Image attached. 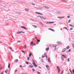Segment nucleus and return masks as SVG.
I'll list each match as a JSON object with an SVG mask.
<instances>
[{"label":"nucleus","mask_w":74,"mask_h":74,"mask_svg":"<svg viewBox=\"0 0 74 74\" xmlns=\"http://www.w3.org/2000/svg\"><path fill=\"white\" fill-rule=\"evenodd\" d=\"M25 63L27 64H29V63L27 62H26Z\"/></svg>","instance_id":"45"},{"label":"nucleus","mask_w":74,"mask_h":74,"mask_svg":"<svg viewBox=\"0 0 74 74\" xmlns=\"http://www.w3.org/2000/svg\"><path fill=\"white\" fill-rule=\"evenodd\" d=\"M21 28H23V29H25V30H28V29L26 28V27H25L24 26H21Z\"/></svg>","instance_id":"1"},{"label":"nucleus","mask_w":74,"mask_h":74,"mask_svg":"<svg viewBox=\"0 0 74 74\" xmlns=\"http://www.w3.org/2000/svg\"><path fill=\"white\" fill-rule=\"evenodd\" d=\"M42 26H45V27H47V25L44 24H43V25Z\"/></svg>","instance_id":"28"},{"label":"nucleus","mask_w":74,"mask_h":74,"mask_svg":"<svg viewBox=\"0 0 74 74\" xmlns=\"http://www.w3.org/2000/svg\"><path fill=\"white\" fill-rule=\"evenodd\" d=\"M58 18H59V19H62L63 18H65V16H63V17H60L58 16L57 17Z\"/></svg>","instance_id":"2"},{"label":"nucleus","mask_w":74,"mask_h":74,"mask_svg":"<svg viewBox=\"0 0 74 74\" xmlns=\"http://www.w3.org/2000/svg\"><path fill=\"white\" fill-rule=\"evenodd\" d=\"M37 73L38 74H40V72H37Z\"/></svg>","instance_id":"51"},{"label":"nucleus","mask_w":74,"mask_h":74,"mask_svg":"<svg viewBox=\"0 0 74 74\" xmlns=\"http://www.w3.org/2000/svg\"><path fill=\"white\" fill-rule=\"evenodd\" d=\"M42 18L43 19H44V20H46V18H44L43 16H41V17L40 18Z\"/></svg>","instance_id":"12"},{"label":"nucleus","mask_w":74,"mask_h":74,"mask_svg":"<svg viewBox=\"0 0 74 74\" xmlns=\"http://www.w3.org/2000/svg\"><path fill=\"white\" fill-rule=\"evenodd\" d=\"M5 25H7V26H8V25H10V24L7 23H5Z\"/></svg>","instance_id":"26"},{"label":"nucleus","mask_w":74,"mask_h":74,"mask_svg":"<svg viewBox=\"0 0 74 74\" xmlns=\"http://www.w3.org/2000/svg\"><path fill=\"white\" fill-rule=\"evenodd\" d=\"M63 29H66V30H67V31H69V30H68V29H67V27H64Z\"/></svg>","instance_id":"14"},{"label":"nucleus","mask_w":74,"mask_h":74,"mask_svg":"<svg viewBox=\"0 0 74 74\" xmlns=\"http://www.w3.org/2000/svg\"><path fill=\"white\" fill-rule=\"evenodd\" d=\"M32 71H33V72H34V71H35V69H32Z\"/></svg>","instance_id":"32"},{"label":"nucleus","mask_w":74,"mask_h":74,"mask_svg":"<svg viewBox=\"0 0 74 74\" xmlns=\"http://www.w3.org/2000/svg\"><path fill=\"white\" fill-rule=\"evenodd\" d=\"M69 70L71 74H72V71H71V70H70V69H69Z\"/></svg>","instance_id":"31"},{"label":"nucleus","mask_w":74,"mask_h":74,"mask_svg":"<svg viewBox=\"0 0 74 74\" xmlns=\"http://www.w3.org/2000/svg\"><path fill=\"white\" fill-rule=\"evenodd\" d=\"M25 33V32H23V31H21L20 32V33Z\"/></svg>","instance_id":"23"},{"label":"nucleus","mask_w":74,"mask_h":74,"mask_svg":"<svg viewBox=\"0 0 74 74\" xmlns=\"http://www.w3.org/2000/svg\"><path fill=\"white\" fill-rule=\"evenodd\" d=\"M61 58L62 60H64V58H62V57H61Z\"/></svg>","instance_id":"53"},{"label":"nucleus","mask_w":74,"mask_h":74,"mask_svg":"<svg viewBox=\"0 0 74 74\" xmlns=\"http://www.w3.org/2000/svg\"><path fill=\"white\" fill-rule=\"evenodd\" d=\"M21 52H22L23 53H25V52L23 51V50H22Z\"/></svg>","instance_id":"41"},{"label":"nucleus","mask_w":74,"mask_h":74,"mask_svg":"<svg viewBox=\"0 0 74 74\" xmlns=\"http://www.w3.org/2000/svg\"><path fill=\"white\" fill-rule=\"evenodd\" d=\"M33 63V64L34 66H35V64H36V63Z\"/></svg>","instance_id":"58"},{"label":"nucleus","mask_w":74,"mask_h":74,"mask_svg":"<svg viewBox=\"0 0 74 74\" xmlns=\"http://www.w3.org/2000/svg\"><path fill=\"white\" fill-rule=\"evenodd\" d=\"M21 42V41H18L17 42V43H18V42Z\"/></svg>","instance_id":"48"},{"label":"nucleus","mask_w":74,"mask_h":74,"mask_svg":"<svg viewBox=\"0 0 74 74\" xmlns=\"http://www.w3.org/2000/svg\"><path fill=\"white\" fill-rule=\"evenodd\" d=\"M56 12L57 14H60V13L62 14V13H61L60 11H56Z\"/></svg>","instance_id":"18"},{"label":"nucleus","mask_w":74,"mask_h":74,"mask_svg":"<svg viewBox=\"0 0 74 74\" xmlns=\"http://www.w3.org/2000/svg\"><path fill=\"white\" fill-rule=\"evenodd\" d=\"M8 70L7 69V70H6L5 71V73H7V72H8Z\"/></svg>","instance_id":"21"},{"label":"nucleus","mask_w":74,"mask_h":74,"mask_svg":"<svg viewBox=\"0 0 74 74\" xmlns=\"http://www.w3.org/2000/svg\"><path fill=\"white\" fill-rule=\"evenodd\" d=\"M26 45L24 46V49H26Z\"/></svg>","instance_id":"36"},{"label":"nucleus","mask_w":74,"mask_h":74,"mask_svg":"<svg viewBox=\"0 0 74 74\" xmlns=\"http://www.w3.org/2000/svg\"><path fill=\"white\" fill-rule=\"evenodd\" d=\"M53 47H54V48H56V45H54L53 46Z\"/></svg>","instance_id":"38"},{"label":"nucleus","mask_w":74,"mask_h":74,"mask_svg":"<svg viewBox=\"0 0 74 74\" xmlns=\"http://www.w3.org/2000/svg\"><path fill=\"white\" fill-rule=\"evenodd\" d=\"M31 56H32V53H30L29 55V57H31Z\"/></svg>","instance_id":"24"},{"label":"nucleus","mask_w":74,"mask_h":74,"mask_svg":"<svg viewBox=\"0 0 74 74\" xmlns=\"http://www.w3.org/2000/svg\"><path fill=\"white\" fill-rule=\"evenodd\" d=\"M66 48H64V49H63L62 52H64V51H66Z\"/></svg>","instance_id":"10"},{"label":"nucleus","mask_w":74,"mask_h":74,"mask_svg":"<svg viewBox=\"0 0 74 74\" xmlns=\"http://www.w3.org/2000/svg\"><path fill=\"white\" fill-rule=\"evenodd\" d=\"M41 62L42 63H44V62L42 60L41 61Z\"/></svg>","instance_id":"61"},{"label":"nucleus","mask_w":74,"mask_h":74,"mask_svg":"<svg viewBox=\"0 0 74 74\" xmlns=\"http://www.w3.org/2000/svg\"><path fill=\"white\" fill-rule=\"evenodd\" d=\"M69 26H71V27H73V25H71V24H69Z\"/></svg>","instance_id":"40"},{"label":"nucleus","mask_w":74,"mask_h":74,"mask_svg":"<svg viewBox=\"0 0 74 74\" xmlns=\"http://www.w3.org/2000/svg\"><path fill=\"white\" fill-rule=\"evenodd\" d=\"M39 9H40V10H42L43 9V8L42 7H39Z\"/></svg>","instance_id":"15"},{"label":"nucleus","mask_w":74,"mask_h":74,"mask_svg":"<svg viewBox=\"0 0 74 74\" xmlns=\"http://www.w3.org/2000/svg\"><path fill=\"white\" fill-rule=\"evenodd\" d=\"M46 23H47V24H49L50 23H49V22H47Z\"/></svg>","instance_id":"64"},{"label":"nucleus","mask_w":74,"mask_h":74,"mask_svg":"<svg viewBox=\"0 0 74 74\" xmlns=\"http://www.w3.org/2000/svg\"><path fill=\"white\" fill-rule=\"evenodd\" d=\"M14 61L15 62L17 63V62H18V59L15 60H14Z\"/></svg>","instance_id":"13"},{"label":"nucleus","mask_w":74,"mask_h":74,"mask_svg":"<svg viewBox=\"0 0 74 74\" xmlns=\"http://www.w3.org/2000/svg\"><path fill=\"white\" fill-rule=\"evenodd\" d=\"M58 71V73L59 74V73H60V71Z\"/></svg>","instance_id":"60"},{"label":"nucleus","mask_w":74,"mask_h":74,"mask_svg":"<svg viewBox=\"0 0 74 74\" xmlns=\"http://www.w3.org/2000/svg\"><path fill=\"white\" fill-rule=\"evenodd\" d=\"M70 47L69 46H68L66 48V49H69V48Z\"/></svg>","instance_id":"43"},{"label":"nucleus","mask_w":74,"mask_h":74,"mask_svg":"<svg viewBox=\"0 0 74 74\" xmlns=\"http://www.w3.org/2000/svg\"><path fill=\"white\" fill-rule=\"evenodd\" d=\"M32 61L34 62V63H35V62L33 60H32Z\"/></svg>","instance_id":"62"},{"label":"nucleus","mask_w":74,"mask_h":74,"mask_svg":"<svg viewBox=\"0 0 74 74\" xmlns=\"http://www.w3.org/2000/svg\"><path fill=\"white\" fill-rule=\"evenodd\" d=\"M19 67L20 68L22 67V66L21 65H20V66H19Z\"/></svg>","instance_id":"33"},{"label":"nucleus","mask_w":74,"mask_h":74,"mask_svg":"<svg viewBox=\"0 0 74 74\" xmlns=\"http://www.w3.org/2000/svg\"><path fill=\"white\" fill-rule=\"evenodd\" d=\"M56 67L57 68L58 70V71H60V68H59V66H57Z\"/></svg>","instance_id":"7"},{"label":"nucleus","mask_w":74,"mask_h":74,"mask_svg":"<svg viewBox=\"0 0 74 74\" xmlns=\"http://www.w3.org/2000/svg\"><path fill=\"white\" fill-rule=\"evenodd\" d=\"M30 20H31V21H35L34 19L32 18L30 19Z\"/></svg>","instance_id":"19"},{"label":"nucleus","mask_w":74,"mask_h":74,"mask_svg":"<svg viewBox=\"0 0 74 74\" xmlns=\"http://www.w3.org/2000/svg\"><path fill=\"white\" fill-rule=\"evenodd\" d=\"M46 67L47 68H49V66L48 65H47L46 66Z\"/></svg>","instance_id":"27"},{"label":"nucleus","mask_w":74,"mask_h":74,"mask_svg":"<svg viewBox=\"0 0 74 74\" xmlns=\"http://www.w3.org/2000/svg\"><path fill=\"white\" fill-rule=\"evenodd\" d=\"M45 57H46V58H48V56L46 55V56H45Z\"/></svg>","instance_id":"52"},{"label":"nucleus","mask_w":74,"mask_h":74,"mask_svg":"<svg viewBox=\"0 0 74 74\" xmlns=\"http://www.w3.org/2000/svg\"><path fill=\"white\" fill-rule=\"evenodd\" d=\"M63 71H64V70H63L62 71V72L61 74H63Z\"/></svg>","instance_id":"47"},{"label":"nucleus","mask_w":74,"mask_h":74,"mask_svg":"<svg viewBox=\"0 0 74 74\" xmlns=\"http://www.w3.org/2000/svg\"><path fill=\"white\" fill-rule=\"evenodd\" d=\"M37 17H40V18H41V16H37Z\"/></svg>","instance_id":"54"},{"label":"nucleus","mask_w":74,"mask_h":74,"mask_svg":"<svg viewBox=\"0 0 74 74\" xmlns=\"http://www.w3.org/2000/svg\"><path fill=\"white\" fill-rule=\"evenodd\" d=\"M39 24H40V25H42V26L44 24H43V23H42L40 22V23H39Z\"/></svg>","instance_id":"22"},{"label":"nucleus","mask_w":74,"mask_h":74,"mask_svg":"<svg viewBox=\"0 0 74 74\" xmlns=\"http://www.w3.org/2000/svg\"><path fill=\"white\" fill-rule=\"evenodd\" d=\"M50 23H53L54 22H49Z\"/></svg>","instance_id":"44"},{"label":"nucleus","mask_w":74,"mask_h":74,"mask_svg":"<svg viewBox=\"0 0 74 74\" xmlns=\"http://www.w3.org/2000/svg\"><path fill=\"white\" fill-rule=\"evenodd\" d=\"M29 67H30V68H33V66H32L31 65H29Z\"/></svg>","instance_id":"20"},{"label":"nucleus","mask_w":74,"mask_h":74,"mask_svg":"<svg viewBox=\"0 0 74 74\" xmlns=\"http://www.w3.org/2000/svg\"><path fill=\"white\" fill-rule=\"evenodd\" d=\"M8 68L10 69V64H9L8 65Z\"/></svg>","instance_id":"25"},{"label":"nucleus","mask_w":74,"mask_h":74,"mask_svg":"<svg viewBox=\"0 0 74 74\" xmlns=\"http://www.w3.org/2000/svg\"><path fill=\"white\" fill-rule=\"evenodd\" d=\"M72 71H73V74H74V69Z\"/></svg>","instance_id":"46"},{"label":"nucleus","mask_w":74,"mask_h":74,"mask_svg":"<svg viewBox=\"0 0 74 74\" xmlns=\"http://www.w3.org/2000/svg\"><path fill=\"white\" fill-rule=\"evenodd\" d=\"M32 25L33 26V27H34V28H37V26L36 25Z\"/></svg>","instance_id":"6"},{"label":"nucleus","mask_w":74,"mask_h":74,"mask_svg":"<svg viewBox=\"0 0 74 74\" xmlns=\"http://www.w3.org/2000/svg\"><path fill=\"white\" fill-rule=\"evenodd\" d=\"M67 60H68V62H70V58H68V59H67Z\"/></svg>","instance_id":"30"},{"label":"nucleus","mask_w":74,"mask_h":74,"mask_svg":"<svg viewBox=\"0 0 74 74\" xmlns=\"http://www.w3.org/2000/svg\"><path fill=\"white\" fill-rule=\"evenodd\" d=\"M35 38H36L37 40V42H40V39H37V38H36V37H35Z\"/></svg>","instance_id":"4"},{"label":"nucleus","mask_w":74,"mask_h":74,"mask_svg":"<svg viewBox=\"0 0 74 74\" xmlns=\"http://www.w3.org/2000/svg\"><path fill=\"white\" fill-rule=\"evenodd\" d=\"M32 5H36L35 4H34V3H32Z\"/></svg>","instance_id":"49"},{"label":"nucleus","mask_w":74,"mask_h":74,"mask_svg":"<svg viewBox=\"0 0 74 74\" xmlns=\"http://www.w3.org/2000/svg\"><path fill=\"white\" fill-rule=\"evenodd\" d=\"M25 10L27 12H28L29 11V9H25Z\"/></svg>","instance_id":"17"},{"label":"nucleus","mask_w":74,"mask_h":74,"mask_svg":"<svg viewBox=\"0 0 74 74\" xmlns=\"http://www.w3.org/2000/svg\"><path fill=\"white\" fill-rule=\"evenodd\" d=\"M18 71V70H15V73H16V71Z\"/></svg>","instance_id":"63"},{"label":"nucleus","mask_w":74,"mask_h":74,"mask_svg":"<svg viewBox=\"0 0 74 74\" xmlns=\"http://www.w3.org/2000/svg\"><path fill=\"white\" fill-rule=\"evenodd\" d=\"M1 74H4V72H3L1 73Z\"/></svg>","instance_id":"57"},{"label":"nucleus","mask_w":74,"mask_h":74,"mask_svg":"<svg viewBox=\"0 0 74 74\" xmlns=\"http://www.w3.org/2000/svg\"><path fill=\"white\" fill-rule=\"evenodd\" d=\"M67 18H70V16H67Z\"/></svg>","instance_id":"56"},{"label":"nucleus","mask_w":74,"mask_h":74,"mask_svg":"<svg viewBox=\"0 0 74 74\" xmlns=\"http://www.w3.org/2000/svg\"><path fill=\"white\" fill-rule=\"evenodd\" d=\"M34 66H35V67H38V66L37 65H36V64H35V65H34Z\"/></svg>","instance_id":"50"},{"label":"nucleus","mask_w":74,"mask_h":74,"mask_svg":"<svg viewBox=\"0 0 74 74\" xmlns=\"http://www.w3.org/2000/svg\"><path fill=\"white\" fill-rule=\"evenodd\" d=\"M49 30H51V31H52L53 32H54L55 30L52 29V28H49Z\"/></svg>","instance_id":"5"},{"label":"nucleus","mask_w":74,"mask_h":74,"mask_svg":"<svg viewBox=\"0 0 74 74\" xmlns=\"http://www.w3.org/2000/svg\"><path fill=\"white\" fill-rule=\"evenodd\" d=\"M48 62H50V59H49V58L48 59Z\"/></svg>","instance_id":"35"},{"label":"nucleus","mask_w":74,"mask_h":74,"mask_svg":"<svg viewBox=\"0 0 74 74\" xmlns=\"http://www.w3.org/2000/svg\"><path fill=\"white\" fill-rule=\"evenodd\" d=\"M71 22V20H69L68 21L69 23H70V22Z\"/></svg>","instance_id":"42"},{"label":"nucleus","mask_w":74,"mask_h":74,"mask_svg":"<svg viewBox=\"0 0 74 74\" xmlns=\"http://www.w3.org/2000/svg\"><path fill=\"white\" fill-rule=\"evenodd\" d=\"M31 45H33V42H32L31 43H30Z\"/></svg>","instance_id":"39"},{"label":"nucleus","mask_w":74,"mask_h":74,"mask_svg":"<svg viewBox=\"0 0 74 74\" xmlns=\"http://www.w3.org/2000/svg\"><path fill=\"white\" fill-rule=\"evenodd\" d=\"M49 48H46V51H48V50H49Z\"/></svg>","instance_id":"29"},{"label":"nucleus","mask_w":74,"mask_h":74,"mask_svg":"<svg viewBox=\"0 0 74 74\" xmlns=\"http://www.w3.org/2000/svg\"><path fill=\"white\" fill-rule=\"evenodd\" d=\"M62 56H63V57L64 58H66V57L64 55H62Z\"/></svg>","instance_id":"11"},{"label":"nucleus","mask_w":74,"mask_h":74,"mask_svg":"<svg viewBox=\"0 0 74 74\" xmlns=\"http://www.w3.org/2000/svg\"><path fill=\"white\" fill-rule=\"evenodd\" d=\"M71 51V49H69V51H67V52H66V53H69V52H70V51Z\"/></svg>","instance_id":"16"},{"label":"nucleus","mask_w":74,"mask_h":74,"mask_svg":"<svg viewBox=\"0 0 74 74\" xmlns=\"http://www.w3.org/2000/svg\"><path fill=\"white\" fill-rule=\"evenodd\" d=\"M58 44H59V45H61V44H62V43L60 42H58Z\"/></svg>","instance_id":"9"},{"label":"nucleus","mask_w":74,"mask_h":74,"mask_svg":"<svg viewBox=\"0 0 74 74\" xmlns=\"http://www.w3.org/2000/svg\"><path fill=\"white\" fill-rule=\"evenodd\" d=\"M73 28H70V30H73Z\"/></svg>","instance_id":"34"},{"label":"nucleus","mask_w":74,"mask_h":74,"mask_svg":"<svg viewBox=\"0 0 74 74\" xmlns=\"http://www.w3.org/2000/svg\"><path fill=\"white\" fill-rule=\"evenodd\" d=\"M27 60H30V58H29V57H27Z\"/></svg>","instance_id":"37"},{"label":"nucleus","mask_w":74,"mask_h":74,"mask_svg":"<svg viewBox=\"0 0 74 74\" xmlns=\"http://www.w3.org/2000/svg\"><path fill=\"white\" fill-rule=\"evenodd\" d=\"M43 7H45V8H46L47 9H49V7L46 6H43Z\"/></svg>","instance_id":"8"},{"label":"nucleus","mask_w":74,"mask_h":74,"mask_svg":"<svg viewBox=\"0 0 74 74\" xmlns=\"http://www.w3.org/2000/svg\"><path fill=\"white\" fill-rule=\"evenodd\" d=\"M20 33V32H18L17 33V34H20V33Z\"/></svg>","instance_id":"59"},{"label":"nucleus","mask_w":74,"mask_h":74,"mask_svg":"<svg viewBox=\"0 0 74 74\" xmlns=\"http://www.w3.org/2000/svg\"><path fill=\"white\" fill-rule=\"evenodd\" d=\"M64 3H67V1H64Z\"/></svg>","instance_id":"55"},{"label":"nucleus","mask_w":74,"mask_h":74,"mask_svg":"<svg viewBox=\"0 0 74 74\" xmlns=\"http://www.w3.org/2000/svg\"><path fill=\"white\" fill-rule=\"evenodd\" d=\"M35 13H36V14H40V15H42V14L40 13L37 12H35Z\"/></svg>","instance_id":"3"}]
</instances>
